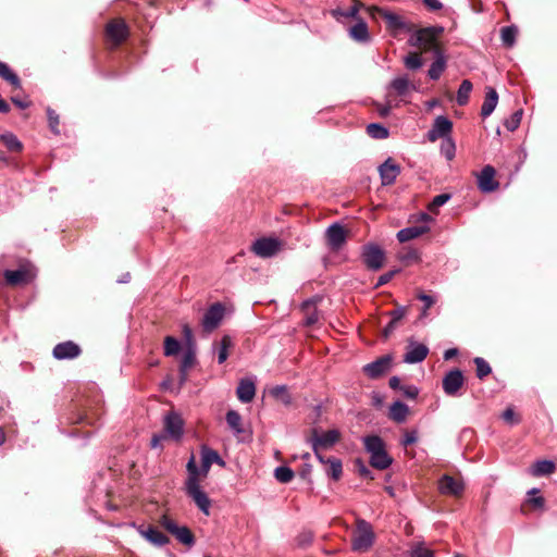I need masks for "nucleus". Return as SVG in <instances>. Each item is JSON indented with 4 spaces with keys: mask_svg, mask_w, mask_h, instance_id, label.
<instances>
[{
    "mask_svg": "<svg viewBox=\"0 0 557 557\" xmlns=\"http://www.w3.org/2000/svg\"><path fill=\"white\" fill-rule=\"evenodd\" d=\"M364 447L370 454V465L379 470L388 468L393 459L388 456L384 441L377 435L364 437Z\"/></svg>",
    "mask_w": 557,
    "mask_h": 557,
    "instance_id": "obj_2",
    "label": "nucleus"
},
{
    "mask_svg": "<svg viewBox=\"0 0 557 557\" xmlns=\"http://www.w3.org/2000/svg\"><path fill=\"white\" fill-rule=\"evenodd\" d=\"M283 247L284 243L278 238L261 237L252 244L251 251L260 258H271L278 253Z\"/></svg>",
    "mask_w": 557,
    "mask_h": 557,
    "instance_id": "obj_9",
    "label": "nucleus"
},
{
    "mask_svg": "<svg viewBox=\"0 0 557 557\" xmlns=\"http://www.w3.org/2000/svg\"><path fill=\"white\" fill-rule=\"evenodd\" d=\"M379 173L381 176L382 185H392L400 174V166L396 164L392 158H388L379 166Z\"/></svg>",
    "mask_w": 557,
    "mask_h": 557,
    "instance_id": "obj_16",
    "label": "nucleus"
},
{
    "mask_svg": "<svg viewBox=\"0 0 557 557\" xmlns=\"http://www.w3.org/2000/svg\"><path fill=\"white\" fill-rule=\"evenodd\" d=\"M392 367V357L388 355L377 358L363 367L364 374L370 379H379Z\"/></svg>",
    "mask_w": 557,
    "mask_h": 557,
    "instance_id": "obj_15",
    "label": "nucleus"
},
{
    "mask_svg": "<svg viewBox=\"0 0 557 557\" xmlns=\"http://www.w3.org/2000/svg\"><path fill=\"white\" fill-rule=\"evenodd\" d=\"M33 273L30 270L22 267L17 270H5L4 278L8 285L10 286H18L28 284L33 278Z\"/></svg>",
    "mask_w": 557,
    "mask_h": 557,
    "instance_id": "obj_17",
    "label": "nucleus"
},
{
    "mask_svg": "<svg viewBox=\"0 0 557 557\" xmlns=\"http://www.w3.org/2000/svg\"><path fill=\"white\" fill-rule=\"evenodd\" d=\"M186 468L188 471L187 480L193 479L195 482L199 483L200 471L196 465V460H195L194 456H191V458L188 460Z\"/></svg>",
    "mask_w": 557,
    "mask_h": 557,
    "instance_id": "obj_51",
    "label": "nucleus"
},
{
    "mask_svg": "<svg viewBox=\"0 0 557 557\" xmlns=\"http://www.w3.org/2000/svg\"><path fill=\"white\" fill-rule=\"evenodd\" d=\"M183 424V419L175 412H169L164 418V431L175 440L181 438Z\"/></svg>",
    "mask_w": 557,
    "mask_h": 557,
    "instance_id": "obj_20",
    "label": "nucleus"
},
{
    "mask_svg": "<svg viewBox=\"0 0 557 557\" xmlns=\"http://www.w3.org/2000/svg\"><path fill=\"white\" fill-rule=\"evenodd\" d=\"M270 395L277 401L282 403L285 406H289L292 404V396L285 385H277L270 389Z\"/></svg>",
    "mask_w": 557,
    "mask_h": 557,
    "instance_id": "obj_33",
    "label": "nucleus"
},
{
    "mask_svg": "<svg viewBox=\"0 0 557 557\" xmlns=\"http://www.w3.org/2000/svg\"><path fill=\"white\" fill-rule=\"evenodd\" d=\"M183 337L186 342L187 348L191 347L195 348V339L193 330L189 327V325L185 324L182 330Z\"/></svg>",
    "mask_w": 557,
    "mask_h": 557,
    "instance_id": "obj_58",
    "label": "nucleus"
},
{
    "mask_svg": "<svg viewBox=\"0 0 557 557\" xmlns=\"http://www.w3.org/2000/svg\"><path fill=\"white\" fill-rule=\"evenodd\" d=\"M139 533L141 536H144L147 541L152 543L157 546H164L166 545L170 540L169 537L160 532L156 527L149 525L147 528H144L143 525L139 528Z\"/></svg>",
    "mask_w": 557,
    "mask_h": 557,
    "instance_id": "obj_23",
    "label": "nucleus"
},
{
    "mask_svg": "<svg viewBox=\"0 0 557 557\" xmlns=\"http://www.w3.org/2000/svg\"><path fill=\"white\" fill-rule=\"evenodd\" d=\"M451 198V195L449 193H443L441 195H437L433 198V200L429 203L428 210L432 213H437V210L440 207L445 205L449 199Z\"/></svg>",
    "mask_w": 557,
    "mask_h": 557,
    "instance_id": "obj_47",
    "label": "nucleus"
},
{
    "mask_svg": "<svg viewBox=\"0 0 557 557\" xmlns=\"http://www.w3.org/2000/svg\"><path fill=\"white\" fill-rule=\"evenodd\" d=\"M421 53L422 52H409L404 59L405 66L408 70L420 69L423 65Z\"/></svg>",
    "mask_w": 557,
    "mask_h": 557,
    "instance_id": "obj_41",
    "label": "nucleus"
},
{
    "mask_svg": "<svg viewBox=\"0 0 557 557\" xmlns=\"http://www.w3.org/2000/svg\"><path fill=\"white\" fill-rule=\"evenodd\" d=\"M472 88L473 85L469 79L462 81L456 96V101L459 106H465L468 103Z\"/></svg>",
    "mask_w": 557,
    "mask_h": 557,
    "instance_id": "obj_35",
    "label": "nucleus"
},
{
    "mask_svg": "<svg viewBox=\"0 0 557 557\" xmlns=\"http://www.w3.org/2000/svg\"><path fill=\"white\" fill-rule=\"evenodd\" d=\"M0 77L10 83L14 88H21L18 76L11 71L8 64L0 61Z\"/></svg>",
    "mask_w": 557,
    "mask_h": 557,
    "instance_id": "obj_37",
    "label": "nucleus"
},
{
    "mask_svg": "<svg viewBox=\"0 0 557 557\" xmlns=\"http://www.w3.org/2000/svg\"><path fill=\"white\" fill-rule=\"evenodd\" d=\"M225 308L221 302L211 305L202 318V327L207 333L214 331L224 318Z\"/></svg>",
    "mask_w": 557,
    "mask_h": 557,
    "instance_id": "obj_12",
    "label": "nucleus"
},
{
    "mask_svg": "<svg viewBox=\"0 0 557 557\" xmlns=\"http://www.w3.org/2000/svg\"><path fill=\"white\" fill-rule=\"evenodd\" d=\"M374 537L371 524L363 519H358L351 540L352 549L360 553L368 552L373 545Z\"/></svg>",
    "mask_w": 557,
    "mask_h": 557,
    "instance_id": "obj_6",
    "label": "nucleus"
},
{
    "mask_svg": "<svg viewBox=\"0 0 557 557\" xmlns=\"http://www.w3.org/2000/svg\"><path fill=\"white\" fill-rule=\"evenodd\" d=\"M412 557H433V552L424 547H417L412 550Z\"/></svg>",
    "mask_w": 557,
    "mask_h": 557,
    "instance_id": "obj_62",
    "label": "nucleus"
},
{
    "mask_svg": "<svg viewBox=\"0 0 557 557\" xmlns=\"http://www.w3.org/2000/svg\"><path fill=\"white\" fill-rule=\"evenodd\" d=\"M226 422L230 425L231 429H233L236 433H242V417L240 414L235 410H230L226 413Z\"/></svg>",
    "mask_w": 557,
    "mask_h": 557,
    "instance_id": "obj_42",
    "label": "nucleus"
},
{
    "mask_svg": "<svg viewBox=\"0 0 557 557\" xmlns=\"http://www.w3.org/2000/svg\"><path fill=\"white\" fill-rule=\"evenodd\" d=\"M349 230L339 223H333L325 231V243L333 252L339 251L349 237Z\"/></svg>",
    "mask_w": 557,
    "mask_h": 557,
    "instance_id": "obj_8",
    "label": "nucleus"
},
{
    "mask_svg": "<svg viewBox=\"0 0 557 557\" xmlns=\"http://www.w3.org/2000/svg\"><path fill=\"white\" fill-rule=\"evenodd\" d=\"M195 350L194 348L189 347L185 351L183 359L181 361L180 372L188 371V369H190L195 364Z\"/></svg>",
    "mask_w": 557,
    "mask_h": 557,
    "instance_id": "obj_48",
    "label": "nucleus"
},
{
    "mask_svg": "<svg viewBox=\"0 0 557 557\" xmlns=\"http://www.w3.org/2000/svg\"><path fill=\"white\" fill-rule=\"evenodd\" d=\"M341 440V433L337 430H329L322 434H319L317 429H312L309 441L312 444L314 453L321 449H326L335 445Z\"/></svg>",
    "mask_w": 557,
    "mask_h": 557,
    "instance_id": "obj_11",
    "label": "nucleus"
},
{
    "mask_svg": "<svg viewBox=\"0 0 557 557\" xmlns=\"http://www.w3.org/2000/svg\"><path fill=\"white\" fill-rule=\"evenodd\" d=\"M104 37L110 50L117 49L129 37V27L122 17L111 18L104 27Z\"/></svg>",
    "mask_w": 557,
    "mask_h": 557,
    "instance_id": "obj_5",
    "label": "nucleus"
},
{
    "mask_svg": "<svg viewBox=\"0 0 557 557\" xmlns=\"http://www.w3.org/2000/svg\"><path fill=\"white\" fill-rule=\"evenodd\" d=\"M321 301V297L315 296L302 302L301 311L305 315V324L312 326L319 321V313L317 310V302Z\"/></svg>",
    "mask_w": 557,
    "mask_h": 557,
    "instance_id": "obj_21",
    "label": "nucleus"
},
{
    "mask_svg": "<svg viewBox=\"0 0 557 557\" xmlns=\"http://www.w3.org/2000/svg\"><path fill=\"white\" fill-rule=\"evenodd\" d=\"M440 490L443 494H453V476L451 475H444Z\"/></svg>",
    "mask_w": 557,
    "mask_h": 557,
    "instance_id": "obj_56",
    "label": "nucleus"
},
{
    "mask_svg": "<svg viewBox=\"0 0 557 557\" xmlns=\"http://www.w3.org/2000/svg\"><path fill=\"white\" fill-rule=\"evenodd\" d=\"M81 352L79 346L72 341L60 343L53 348V357L60 360L76 358Z\"/></svg>",
    "mask_w": 557,
    "mask_h": 557,
    "instance_id": "obj_19",
    "label": "nucleus"
},
{
    "mask_svg": "<svg viewBox=\"0 0 557 557\" xmlns=\"http://www.w3.org/2000/svg\"><path fill=\"white\" fill-rule=\"evenodd\" d=\"M397 272H398V270H393V271L382 274L377 280L375 287H380V286L387 284Z\"/></svg>",
    "mask_w": 557,
    "mask_h": 557,
    "instance_id": "obj_60",
    "label": "nucleus"
},
{
    "mask_svg": "<svg viewBox=\"0 0 557 557\" xmlns=\"http://www.w3.org/2000/svg\"><path fill=\"white\" fill-rule=\"evenodd\" d=\"M407 311L408 307L397 306L394 310L387 313L391 317V321L382 331V336L384 339H387L392 335V333L398 326V323L407 314Z\"/></svg>",
    "mask_w": 557,
    "mask_h": 557,
    "instance_id": "obj_22",
    "label": "nucleus"
},
{
    "mask_svg": "<svg viewBox=\"0 0 557 557\" xmlns=\"http://www.w3.org/2000/svg\"><path fill=\"white\" fill-rule=\"evenodd\" d=\"M326 473L329 476H331L333 480L337 481L341 479L343 473V466L342 461L337 458H327L326 459Z\"/></svg>",
    "mask_w": 557,
    "mask_h": 557,
    "instance_id": "obj_36",
    "label": "nucleus"
},
{
    "mask_svg": "<svg viewBox=\"0 0 557 557\" xmlns=\"http://www.w3.org/2000/svg\"><path fill=\"white\" fill-rule=\"evenodd\" d=\"M555 463L549 460H539L532 465L530 473L533 476H543L552 474L555 471Z\"/></svg>",
    "mask_w": 557,
    "mask_h": 557,
    "instance_id": "obj_29",
    "label": "nucleus"
},
{
    "mask_svg": "<svg viewBox=\"0 0 557 557\" xmlns=\"http://www.w3.org/2000/svg\"><path fill=\"white\" fill-rule=\"evenodd\" d=\"M432 220V218L428 213H420L419 221L422 222V224L419 225H412L408 226L406 228L400 230L397 233V239L400 243H406L411 239H414L422 234L426 233L429 231L428 223Z\"/></svg>",
    "mask_w": 557,
    "mask_h": 557,
    "instance_id": "obj_14",
    "label": "nucleus"
},
{
    "mask_svg": "<svg viewBox=\"0 0 557 557\" xmlns=\"http://www.w3.org/2000/svg\"><path fill=\"white\" fill-rule=\"evenodd\" d=\"M475 372L476 376L482 380L492 372V368L483 358L476 357L474 358Z\"/></svg>",
    "mask_w": 557,
    "mask_h": 557,
    "instance_id": "obj_46",
    "label": "nucleus"
},
{
    "mask_svg": "<svg viewBox=\"0 0 557 557\" xmlns=\"http://www.w3.org/2000/svg\"><path fill=\"white\" fill-rule=\"evenodd\" d=\"M201 457L207 459L209 461V463H211V465L215 462L221 467H225V461L220 457L218 451H215L207 446H203L201 448Z\"/></svg>",
    "mask_w": 557,
    "mask_h": 557,
    "instance_id": "obj_44",
    "label": "nucleus"
},
{
    "mask_svg": "<svg viewBox=\"0 0 557 557\" xmlns=\"http://www.w3.org/2000/svg\"><path fill=\"white\" fill-rule=\"evenodd\" d=\"M186 494L194 500L196 506L205 513L209 515L211 502L207 494L200 490L199 483L191 480H186L185 483Z\"/></svg>",
    "mask_w": 557,
    "mask_h": 557,
    "instance_id": "obj_13",
    "label": "nucleus"
},
{
    "mask_svg": "<svg viewBox=\"0 0 557 557\" xmlns=\"http://www.w3.org/2000/svg\"><path fill=\"white\" fill-rule=\"evenodd\" d=\"M443 388L448 395H453V370H449L443 380Z\"/></svg>",
    "mask_w": 557,
    "mask_h": 557,
    "instance_id": "obj_59",
    "label": "nucleus"
},
{
    "mask_svg": "<svg viewBox=\"0 0 557 557\" xmlns=\"http://www.w3.org/2000/svg\"><path fill=\"white\" fill-rule=\"evenodd\" d=\"M442 32L443 28L437 27L421 28L411 36L409 42L420 49L421 52L434 51L435 54H441L437 35Z\"/></svg>",
    "mask_w": 557,
    "mask_h": 557,
    "instance_id": "obj_4",
    "label": "nucleus"
},
{
    "mask_svg": "<svg viewBox=\"0 0 557 557\" xmlns=\"http://www.w3.org/2000/svg\"><path fill=\"white\" fill-rule=\"evenodd\" d=\"M495 169L492 165H485L479 175V187L482 191L491 193L498 188V182L495 181Z\"/></svg>",
    "mask_w": 557,
    "mask_h": 557,
    "instance_id": "obj_18",
    "label": "nucleus"
},
{
    "mask_svg": "<svg viewBox=\"0 0 557 557\" xmlns=\"http://www.w3.org/2000/svg\"><path fill=\"white\" fill-rule=\"evenodd\" d=\"M429 354V348L423 344H418L409 347L404 356V361L407 363H418L423 361Z\"/></svg>",
    "mask_w": 557,
    "mask_h": 557,
    "instance_id": "obj_26",
    "label": "nucleus"
},
{
    "mask_svg": "<svg viewBox=\"0 0 557 557\" xmlns=\"http://www.w3.org/2000/svg\"><path fill=\"white\" fill-rule=\"evenodd\" d=\"M453 129V122L445 116H437L431 129L428 132L426 137L430 141L434 143L440 138H444L441 146V152L448 161L453 160V140L448 137Z\"/></svg>",
    "mask_w": 557,
    "mask_h": 557,
    "instance_id": "obj_1",
    "label": "nucleus"
},
{
    "mask_svg": "<svg viewBox=\"0 0 557 557\" xmlns=\"http://www.w3.org/2000/svg\"><path fill=\"white\" fill-rule=\"evenodd\" d=\"M466 490V483L460 472L455 470V502L460 498Z\"/></svg>",
    "mask_w": 557,
    "mask_h": 557,
    "instance_id": "obj_53",
    "label": "nucleus"
},
{
    "mask_svg": "<svg viewBox=\"0 0 557 557\" xmlns=\"http://www.w3.org/2000/svg\"><path fill=\"white\" fill-rule=\"evenodd\" d=\"M0 141L11 152H22V150H23L22 141L12 133L2 134L0 136Z\"/></svg>",
    "mask_w": 557,
    "mask_h": 557,
    "instance_id": "obj_32",
    "label": "nucleus"
},
{
    "mask_svg": "<svg viewBox=\"0 0 557 557\" xmlns=\"http://www.w3.org/2000/svg\"><path fill=\"white\" fill-rule=\"evenodd\" d=\"M361 258L367 269L377 271L384 265L385 252L377 245L367 244L362 247Z\"/></svg>",
    "mask_w": 557,
    "mask_h": 557,
    "instance_id": "obj_10",
    "label": "nucleus"
},
{
    "mask_svg": "<svg viewBox=\"0 0 557 557\" xmlns=\"http://www.w3.org/2000/svg\"><path fill=\"white\" fill-rule=\"evenodd\" d=\"M234 346L232 337L230 335H224L220 343L215 344V348L218 350V362L220 364L224 363L228 358V350Z\"/></svg>",
    "mask_w": 557,
    "mask_h": 557,
    "instance_id": "obj_30",
    "label": "nucleus"
},
{
    "mask_svg": "<svg viewBox=\"0 0 557 557\" xmlns=\"http://www.w3.org/2000/svg\"><path fill=\"white\" fill-rule=\"evenodd\" d=\"M367 133L369 136L375 139H385L388 137V129L381 124L371 123L367 126Z\"/></svg>",
    "mask_w": 557,
    "mask_h": 557,
    "instance_id": "obj_40",
    "label": "nucleus"
},
{
    "mask_svg": "<svg viewBox=\"0 0 557 557\" xmlns=\"http://www.w3.org/2000/svg\"><path fill=\"white\" fill-rule=\"evenodd\" d=\"M158 523L184 546L190 548L195 545L196 539L191 530L186 525H180L170 515L163 513L158 519Z\"/></svg>",
    "mask_w": 557,
    "mask_h": 557,
    "instance_id": "obj_3",
    "label": "nucleus"
},
{
    "mask_svg": "<svg viewBox=\"0 0 557 557\" xmlns=\"http://www.w3.org/2000/svg\"><path fill=\"white\" fill-rule=\"evenodd\" d=\"M355 4L347 11L341 12L342 16L345 17H356L360 7H362V3H360L358 0H354Z\"/></svg>",
    "mask_w": 557,
    "mask_h": 557,
    "instance_id": "obj_61",
    "label": "nucleus"
},
{
    "mask_svg": "<svg viewBox=\"0 0 557 557\" xmlns=\"http://www.w3.org/2000/svg\"><path fill=\"white\" fill-rule=\"evenodd\" d=\"M436 60L432 63L428 72L430 78L434 81L440 78L445 67V62L441 54H436Z\"/></svg>",
    "mask_w": 557,
    "mask_h": 557,
    "instance_id": "obj_43",
    "label": "nucleus"
},
{
    "mask_svg": "<svg viewBox=\"0 0 557 557\" xmlns=\"http://www.w3.org/2000/svg\"><path fill=\"white\" fill-rule=\"evenodd\" d=\"M294 475V471L285 466L277 467L274 470V476L281 483H289L293 480Z\"/></svg>",
    "mask_w": 557,
    "mask_h": 557,
    "instance_id": "obj_45",
    "label": "nucleus"
},
{
    "mask_svg": "<svg viewBox=\"0 0 557 557\" xmlns=\"http://www.w3.org/2000/svg\"><path fill=\"white\" fill-rule=\"evenodd\" d=\"M429 11H437L442 9V3L438 0H421Z\"/></svg>",
    "mask_w": 557,
    "mask_h": 557,
    "instance_id": "obj_64",
    "label": "nucleus"
},
{
    "mask_svg": "<svg viewBox=\"0 0 557 557\" xmlns=\"http://www.w3.org/2000/svg\"><path fill=\"white\" fill-rule=\"evenodd\" d=\"M356 471L359 473L360 476L367 478L372 480L373 476L371 475V471L369 468L362 462V460L358 459L355 462Z\"/></svg>",
    "mask_w": 557,
    "mask_h": 557,
    "instance_id": "obj_57",
    "label": "nucleus"
},
{
    "mask_svg": "<svg viewBox=\"0 0 557 557\" xmlns=\"http://www.w3.org/2000/svg\"><path fill=\"white\" fill-rule=\"evenodd\" d=\"M47 116H48L50 129L54 134H59V129H58V126H59V123H60L59 114L53 109L48 108L47 109Z\"/></svg>",
    "mask_w": 557,
    "mask_h": 557,
    "instance_id": "obj_52",
    "label": "nucleus"
},
{
    "mask_svg": "<svg viewBox=\"0 0 557 557\" xmlns=\"http://www.w3.org/2000/svg\"><path fill=\"white\" fill-rule=\"evenodd\" d=\"M498 103V94L493 87H486L485 98L481 108V116L487 117L495 110Z\"/></svg>",
    "mask_w": 557,
    "mask_h": 557,
    "instance_id": "obj_25",
    "label": "nucleus"
},
{
    "mask_svg": "<svg viewBox=\"0 0 557 557\" xmlns=\"http://www.w3.org/2000/svg\"><path fill=\"white\" fill-rule=\"evenodd\" d=\"M181 349V345L178 341L172 336H166L164 338V355L165 356H175Z\"/></svg>",
    "mask_w": 557,
    "mask_h": 557,
    "instance_id": "obj_49",
    "label": "nucleus"
},
{
    "mask_svg": "<svg viewBox=\"0 0 557 557\" xmlns=\"http://www.w3.org/2000/svg\"><path fill=\"white\" fill-rule=\"evenodd\" d=\"M537 493H539L537 488H532L529 492V495H531V497H529L521 506V510L523 512L544 508L545 499L542 496H535Z\"/></svg>",
    "mask_w": 557,
    "mask_h": 557,
    "instance_id": "obj_27",
    "label": "nucleus"
},
{
    "mask_svg": "<svg viewBox=\"0 0 557 557\" xmlns=\"http://www.w3.org/2000/svg\"><path fill=\"white\" fill-rule=\"evenodd\" d=\"M398 258L406 267L420 261L419 252L413 248H405L399 252Z\"/></svg>",
    "mask_w": 557,
    "mask_h": 557,
    "instance_id": "obj_39",
    "label": "nucleus"
},
{
    "mask_svg": "<svg viewBox=\"0 0 557 557\" xmlns=\"http://www.w3.org/2000/svg\"><path fill=\"white\" fill-rule=\"evenodd\" d=\"M522 114H523L522 109L512 113V115L504 122L505 127L509 132L516 131L521 123Z\"/></svg>",
    "mask_w": 557,
    "mask_h": 557,
    "instance_id": "obj_50",
    "label": "nucleus"
},
{
    "mask_svg": "<svg viewBox=\"0 0 557 557\" xmlns=\"http://www.w3.org/2000/svg\"><path fill=\"white\" fill-rule=\"evenodd\" d=\"M411 87L414 88L407 76L397 77L391 83V88L397 96H406Z\"/></svg>",
    "mask_w": 557,
    "mask_h": 557,
    "instance_id": "obj_34",
    "label": "nucleus"
},
{
    "mask_svg": "<svg viewBox=\"0 0 557 557\" xmlns=\"http://www.w3.org/2000/svg\"><path fill=\"white\" fill-rule=\"evenodd\" d=\"M518 34V29L516 26H505L500 29V38L503 45L507 48H511L516 42V36Z\"/></svg>",
    "mask_w": 557,
    "mask_h": 557,
    "instance_id": "obj_38",
    "label": "nucleus"
},
{
    "mask_svg": "<svg viewBox=\"0 0 557 557\" xmlns=\"http://www.w3.org/2000/svg\"><path fill=\"white\" fill-rule=\"evenodd\" d=\"M369 11L373 17L377 14L385 21L387 32L394 37L411 29V27L396 13L386 11L379 7H372Z\"/></svg>",
    "mask_w": 557,
    "mask_h": 557,
    "instance_id": "obj_7",
    "label": "nucleus"
},
{
    "mask_svg": "<svg viewBox=\"0 0 557 557\" xmlns=\"http://www.w3.org/2000/svg\"><path fill=\"white\" fill-rule=\"evenodd\" d=\"M502 417L508 423H518V421H519V420L516 419V413H515L513 409H511V408H507L503 412Z\"/></svg>",
    "mask_w": 557,
    "mask_h": 557,
    "instance_id": "obj_63",
    "label": "nucleus"
},
{
    "mask_svg": "<svg viewBox=\"0 0 557 557\" xmlns=\"http://www.w3.org/2000/svg\"><path fill=\"white\" fill-rule=\"evenodd\" d=\"M417 298L424 302V307H423L422 312H421V318H424V317H426L428 309L430 307H432V305L434 304V299L432 298V296L426 295V294H424L422 292H420L417 295Z\"/></svg>",
    "mask_w": 557,
    "mask_h": 557,
    "instance_id": "obj_54",
    "label": "nucleus"
},
{
    "mask_svg": "<svg viewBox=\"0 0 557 557\" xmlns=\"http://www.w3.org/2000/svg\"><path fill=\"white\" fill-rule=\"evenodd\" d=\"M236 395L242 403H250L256 395L255 383L248 379L240 380L236 389Z\"/></svg>",
    "mask_w": 557,
    "mask_h": 557,
    "instance_id": "obj_24",
    "label": "nucleus"
},
{
    "mask_svg": "<svg viewBox=\"0 0 557 557\" xmlns=\"http://www.w3.org/2000/svg\"><path fill=\"white\" fill-rule=\"evenodd\" d=\"M350 37L359 42H367L370 39L368 25L364 21L359 20L354 26L349 29Z\"/></svg>",
    "mask_w": 557,
    "mask_h": 557,
    "instance_id": "obj_28",
    "label": "nucleus"
},
{
    "mask_svg": "<svg viewBox=\"0 0 557 557\" xmlns=\"http://www.w3.org/2000/svg\"><path fill=\"white\" fill-rule=\"evenodd\" d=\"M418 441V432L416 430L406 431L404 434V438L401 440V445L404 447H408L409 445L414 444Z\"/></svg>",
    "mask_w": 557,
    "mask_h": 557,
    "instance_id": "obj_55",
    "label": "nucleus"
},
{
    "mask_svg": "<svg viewBox=\"0 0 557 557\" xmlns=\"http://www.w3.org/2000/svg\"><path fill=\"white\" fill-rule=\"evenodd\" d=\"M408 411L407 405L401 401H395L389 408V418L397 423H401L406 420Z\"/></svg>",
    "mask_w": 557,
    "mask_h": 557,
    "instance_id": "obj_31",
    "label": "nucleus"
}]
</instances>
